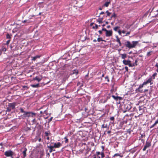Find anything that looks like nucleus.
<instances>
[{
  "label": "nucleus",
  "mask_w": 158,
  "mask_h": 158,
  "mask_svg": "<svg viewBox=\"0 0 158 158\" xmlns=\"http://www.w3.org/2000/svg\"><path fill=\"white\" fill-rule=\"evenodd\" d=\"M30 117L31 116L34 117L36 115V113L32 112H30Z\"/></svg>",
  "instance_id": "21"
},
{
  "label": "nucleus",
  "mask_w": 158,
  "mask_h": 158,
  "mask_svg": "<svg viewBox=\"0 0 158 158\" xmlns=\"http://www.w3.org/2000/svg\"><path fill=\"white\" fill-rule=\"evenodd\" d=\"M112 35V31L111 30H107L106 32V37H110Z\"/></svg>",
  "instance_id": "9"
},
{
  "label": "nucleus",
  "mask_w": 158,
  "mask_h": 158,
  "mask_svg": "<svg viewBox=\"0 0 158 158\" xmlns=\"http://www.w3.org/2000/svg\"><path fill=\"white\" fill-rule=\"evenodd\" d=\"M40 55H37L34 57H33V58L32 59V60L35 61L36 60L37 58H40Z\"/></svg>",
  "instance_id": "20"
},
{
  "label": "nucleus",
  "mask_w": 158,
  "mask_h": 158,
  "mask_svg": "<svg viewBox=\"0 0 158 158\" xmlns=\"http://www.w3.org/2000/svg\"><path fill=\"white\" fill-rule=\"evenodd\" d=\"M98 26L97 24H95V26L93 27L92 28L94 29H97L98 28Z\"/></svg>",
  "instance_id": "35"
},
{
  "label": "nucleus",
  "mask_w": 158,
  "mask_h": 158,
  "mask_svg": "<svg viewBox=\"0 0 158 158\" xmlns=\"http://www.w3.org/2000/svg\"><path fill=\"white\" fill-rule=\"evenodd\" d=\"M107 30L106 28H103L102 29V31H105L106 32L107 31Z\"/></svg>",
  "instance_id": "48"
},
{
  "label": "nucleus",
  "mask_w": 158,
  "mask_h": 158,
  "mask_svg": "<svg viewBox=\"0 0 158 158\" xmlns=\"http://www.w3.org/2000/svg\"><path fill=\"white\" fill-rule=\"evenodd\" d=\"M10 41V40H8L6 41V44L8 45L9 44Z\"/></svg>",
  "instance_id": "47"
},
{
  "label": "nucleus",
  "mask_w": 158,
  "mask_h": 158,
  "mask_svg": "<svg viewBox=\"0 0 158 158\" xmlns=\"http://www.w3.org/2000/svg\"><path fill=\"white\" fill-rule=\"evenodd\" d=\"M32 122H33V123H34L35 122V119H33V120H32Z\"/></svg>",
  "instance_id": "60"
},
{
  "label": "nucleus",
  "mask_w": 158,
  "mask_h": 158,
  "mask_svg": "<svg viewBox=\"0 0 158 158\" xmlns=\"http://www.w3.org/2000/svg\"><path fill=\"white\" fill-rule=\"evenodd\" d=\"M23 151L21 154H22L21 157L22 158H24L26 156V152L27 151V149L26 148H23L22 149Z\"/></svg>",
  "instance_id": "7"
},
{
  "label": "nucleus",
  "mask_w": 158,
  "mask_h": 158,
  "mask_svg": "<svg viewBox=\"0 0 158 158\" xmlns=\"http://www.w3.org/2000/svg\"><path fill=\"white\" fill-rule=\"evenodd\" d=\"M21 154H19V150L16 149L15 152H13L12 156L14 158H19Z\"/></svg>",
  "instance_id": "4"
},
{
  "label": "nucleus",
  "mask_w": 158,
  "mask_h": 158,
  "mask_svg": "<svg viewBox=\"0 0 158 158\" xmlns=\"http://www.w3.org/2000/svg\"><path fill=\"white\" fill-rule=\"evenodd\" d=\"M42 79V77H39L37 76H36L34 78L33 80H37L38 82H39Z\"/></svg>",
  "instance_id": "12"
},
{
  "label": "nucleus",
  "mask_w": 158,
  "mask_h": 158,
  "mask_svg": "<svg viewBox=\"0 0 158 158\" xmlns=\"http://www.w3.org/2000/svg\"><path fill=\"white\" fill-rule=\"evenodd\" d=\"M120 55L121 56V58L123 59H125L127 57V55L125 53L121 54Z\"/></svg>",
  "instance_id": "19"
},
{
  "label": "nucleus",
  "mask_w": 158,
  "mask_h": 158,
  "mask_svg": "<svg viewBox=\"0 0 158 158\" xmlns=\"http://www.w3.org/2000/svg\"><path fill=\"white\" fill-rule=\"evenodd\" d=\"M130 26H127L126 27V28H127V29H128L130 28Z\"/></svg>",
  "instance_id": "64"
},
{
  "label": "nucleus",
  "mask_w": 158,
  "mask_h": 158,
  "mask_svg": "<svg viewBox=\"0 0 158 158\" xmlns=\"http://www.w3.org/2000/svg\"><path fill=\"white\" fill-rule=\"evenodd\" d=\"M143 85H143V83L142 84L140 85H139V88L138 89V90H139V89H141V88L143 87Z\"/></svg>",
  "instance_id": "32"
},
{
  "label": "nucleus",
  "mask_w": 158,
  "mask_h": 158,
  "mask_svg": "<svg viewBox=\"0 0 158 158\" xmlns=\"http://www.w3.org/2000/svg\"><path fill=\"white\" fill-rule=\"evenodd\" d=\"M144 107L143 106H139L138 107L139 110H137V113L139 114L138 116L139 117L142 115L144 111Z\"/></svg>",
  "instance_id": "3"
},
{
  "label": "nucleus",
  "mask_w": 158,
  "mask_h": 158,
  "mask_svg": "<svg viewBox=\"0 0 158 158\" xmlns=\"http://www.w3.org/2000/svg\"><path fill=\"white\" fill-rule=\"evenodd\" d=\"M153 52L152 51H151L147 52V56L149 57L152 54V53Z\"/></svg>",
  "instance_id": "23"
},
{
  "label": "nucleus",
  "mask_w": 158,
  "mask_h": 158,
  "mask_svg": "<svg viewBox=\"0 0 158 158\" xmlns=\"http://www.w3.org/2000/svg\"><path fill=\"white\" fill-rule=\"evenodd\" d=\"M119 27H118V26H117V27H114V30L115 31H117V30L119 29Z\"/></svg>",
  "instance_id": "36"
},
{
  "label": "nucleus",
  "mask_w": 158,
  "mask_h": 158,
  "mask_svg": "<svg viewBox=\"0 0 158 158\" xmlns=\"http://www.w3.org/2000/svg\"><path fill=\"white\" fill-rule=\"evenodd\" d=\"M12 110L11 109L9 106H8V107L7 108L6 111V112H10Z\"/></svg>",
  "instance_id": "33"
},
{
  "label": "nucleus",
  "mask_w": 158,
  "mask_h": 158,
  "mask_svg": "<svg viewBox=\"0 0 158 158\" xmlns=\"http://www.w3.org/2000/svg\"><path fill=\"white\" fill-rule=\"evenodd\" d=\"M121 156L119 154L116 153L114 155V156H113V157H114L115 156Z\"/></svg>",
  "instance_id": "34"
},
{
  "label": "nucleus",
  "mask_w": 158,
  "mask_h": 158,
  "mask_svg": "<svg viewBox=\"0 0 158 158\" xmlns=\"http://www.w3.org/2000/svg\"><path fill=\"white\" fill-rule=\"evenodd\" d=\"M41 140H42V139H41V138H39L38 139V141L39 142H41Z\"/></svg>",
  "instance_id": "62"
},
{
  "label": "nucleus",
  "mask_w": 158,
  "mask_h": 158,
  "mask_svg": "<svg viewBox=\"0 0 158 158\" xmlns=\"http://www.w3.org/2000/svg\"><path fill=\"white\" fill-rule=\"evenodd\" d=\"M110 98V97L109 96H107L106 98H105L106 99H107V101Z\"/></svg>",
  "instance_id": "61"
},
{
  "label": "nucleus",
  "mask_w": 158,
  "mask_h": 158,
  "mask_svg": "<svg viewBox=\"0 0 158 158\" xmlns=\"http://www.w3.org/2000/svg\"><path fill=\"white\" fill-rule=\"evenodd\" d=\"M123 63L124 65H128L130 67L135 66V65L134 64L131 63V61L130 60H123Z\"/></svg>",
  "instance_id": "2"
},
{
  "label": "nucleus",
  "mask_w": 158,
  "mask_h": 158,
  "mask_svg": "<svg viewBox=\"0 0 158 158\" xmlns=\"http://www.w3.org/2000/svg\"><path fill=\"white\" fill-rule=\"evenodd\" d=\"M116 41L118 42V43L120 42V39L118 38V36H116Z\"/></svg>",
  "instance_id": "37"
},
{
  "label": "nucleus",
  "mask_w": 158,
  "mask_h": 158,
  "mask_svg": "<svg viewBox=\"0 0 158 158\" xmlns=\"http://www.w3.org/2000/svg\"><path fill=\"white\" fill-rule=\"evenodd\" d=\"M147 148L144 146V148H143V151H145Z\"/></svg>",
  "instance_id": "49"
},
{
  "label": "nucleus",
  "mask_w": 158,
  "mask_h": 158,
  "mask_svg": "<svg viewBox=\"0 0 158 158\" xmlns=\"http://www.w3.org/2000/svg\"><path fill=\"white\" fill-rule=\"evenodd\" d=\"M107 102V99H106L105 98H102L100 100V102L102 103H105Z\"/></svg>",
  "instance_id": "17"
},
{
  "label": "nucleus",
  "mask_w": 158,
  "mask_h": 158,
  "mask_svg": "<svg viewBox=\"0 0 158 158\" xmlns=\"http://www.w3.org/2000/svg\"><path fill=\"white\" fill-rule=\"evenodd\" d=\"M27 20H25L24 21H23L22 22V23H26V22H27Z\"/></svg>",
  "instance_id": "54"
},
{
  "label": "nucleus",
  "mask_w": 158,
  "mask_h": 158,
  "mask_svg": "<svg viewBox=\"0 0 158 158\" xmlns=\"http://www.w3.org/2000/svg\"><path fill=\"white\" fill-rule=\"evenodd\" d=\"M111 133V131H107V133L108 134H110Z\"/></svg>",
  "instance_id": "63"
},
{
  "label": "nucleus",
  "mask_w": 158,
  "mask_h": 158,
  "mask_svg": "<svg viewBox=\"0 0 158 158\" xmlns=\"http://www.w3.org/2000/svg\"><path fill=\"white\" fill-rule=\"evenodd\" d=\"M106 13L107 14V16H110V15L111 14V13L109 12L108 10H107L106 11Z\"/></svg>",
  "instance_id": "38"
},
{
  "label": "nucleus",
  "mask_w": 158,
  "mask_h": 158,
  "mask_svg": "<svg viewBox=\"0 0 158 158\" xmlns=\"http://www.w3.org/2000/svg\"><path fill=\"white\" fill-rule=\"evenodd\" d=\"M157 123H158V119L155 122V123L152 125L150 127V128H152Z\"/></svg>",
  "instance_id": "18"
},
{
  "label": "nucleus",
  "mask_w": 158,
  "mask_h": 158,
  "mask_svg": "<svg viewBox=\"0 0 158 158\" xmlns=\"http://www.w3.org/2000/svg\"><path fill=\"white\" fill-rule=\"evenodd\" d=\"M44 113L46 114V115L48 114V113H47V111L46 110H45L44 111Z\"/></svg>",
  "instance_id": "56"
},
{
  "label": "nucleus",
  "mask_w": 158,
  "mask_h": 158,
  "mask_svg": "<svg viewBox=\"0 0 158 158\" xmlns=\"http://www.w3.org/2000/svg\"><path fill=\"white\" fill-rule=\"evenodd\" d=\"M157 75V73H155L152 75L151 77L152 80L154 79L155 78V77Z\"/></svg>",
  "instance_id": "22"
},
{
  "label": "nucleus",
  "mask_w": 158,
  "mask_h": 158,
  "mask_svg": "<svg viewBox=\"0 0 158 158\" xmlns=\"http://www.w3.org/2000/svg\"><path fill=\"white\" fill-rule=\"evenodd\" d=\"M100 34H102V30H99L98 31Z\"/></svg>",
  "instance_id": "55"
},
{
  "label": "nucleus",
  "mask_w": 158,
  "mask_h": 158,
  "mask_svg": "<svg viewBox=\"0 0 158 158\" xmlns=\"http://www.w3.org/2000/svg\"><path fill=\"white\" fill-rule=\"evenodd\" d=\"M13 152L10 150H8L4 152V155L7 157H10L11 158H14L12 156Z\"/></svg>",
  "instance_id": "5"
},
{
  "label": "nucleus",
  "mask_w": 158,
  "mask_h": 158,
  "mask_svg": "<svg viewBox=\"0 0 158 158\" xmlns=\"http://www.w3.org/2000/svg\"><path fill=\"white\" fill-rule=\"evenodd\" d=\"M116 15L115 13H114L111 16V18H112L113 17H115Z\"/></svg>",
  "instance_id": "45"
},
{
  "label": "nucleus",
  "mask_w": 158,
  "mask_h": 158,
  "mask_svg": "<svg viewBox=\"0 0 158 158\" xmlns=\"http://www.w3.org/2000/svg\"><path fill=\"white\" fill-rule=\"evenodd\" d=\"M50 134V133L49 131H45V135L46 136H48Z\"/></svg>",
  "instance_id": "29"
},
{
  "label": "nucleus",
  "mask_w": 158,
  "mask_h": 158,
  "mask_svg": "<svg viewBox=\"0 0 158 158\" xmlns=\"http://www.w3.org/2000/svg\"><path fill=\"white\" fill-rule=\"evenodd\" d=\"M148 83H149L148 82V81H146L144 82H143V85H146Z\"/></svg>",
  "instance_id": "46"
},
{
  "label": "nucleus",
  "mask_w": 158,
  "mask_h": 158,
  "mask_svg": "<svg viewBox=\"0 0 158 158\" xmlns=\"http://www.w3.org/2000/svg\"><path fill=\"white\" fill-rule=\"evenodd\" d=\"M110 2H106L104 5V6H105L106 7H108L109 6V4H110Z\"/></svg>",
  "instance_id": "26"
},
{
  "label": "nucleus",
  "mask_w": 158,
  "mask_h": 158,
  "mask_svg": "<svg viewBox=\"0 0 158 158\" xmlns=\"http://www.w3.org/2000/svg\"><path fill=\"white\" fill-rule=\"evenodd\" d=\"M125 69L127 71H128V68L127 66H125Z\"/></svg>",
  "instance_id": "51"
},
{
  "label": "nucleus",
  "mask_w": 158,
  "mask_h": 158,
  "mask_svg": "<svg viewBox=\"0 0 158 158\" xmlns=\"http://www.w3.org/2000/svg\"><path fill=\"white\" fill-rule=\"evenodd\" d=\"M61 145V144L60 142H57L56 143H54L53 146L52 147L54 148H59Z\"/></svg>",
  "instance_id": "10"
},
{
  "label": "nucleus",
  "mask_w": 158,
  "mask_h": 158,
  "mask_svg": "<svg viewBox=\"0 0 158 158\" xmlns=\"http://www.w3.org/2000/svg\"><path fill=\"white\" fill-rule=\"evenodd\" d=\"M64 139H65V143H68L69 142V139H68L67 138V137H65L64 138Z\"/></svg>",
  "instance_id": "30"
},
{
  "label": "nucleus",
  "mask_w": 158,
  "mask_h": 158,
  "mask_svg": "<svg viewBox=\"0 0 158 158\" xmlns=\"http://www.w3.org/2000/svg\"><path fill=\"white\" fill-rule=\"evenodd\" d=\"M110 119L111 120V121H113V122L114 121V117H113V116H112V117H111L110 118Z\"/></svg>",
  "instance_id": "42"
},
{
  "label": "nucleus",
  "mask_w": 158,
  "mask_h": 158,
  "mask_svg": "<svg viewBox=\"0 0 158 158\" xmlns=\"http://www.w3.org/2000/svg\"><path fill=\"white\" fill-rule=\"evenodd\" d=\"M6 37L7 39H10L11 38L9 34L6 35Z\"/></svg>",
  "instance_id": "41"
},
{
  "label": "nucleus",
  "mask_w": 158,
  "mask_h": 158,
  "mask_svg": "<svg viewBox=\"0 0 158 158\" xmlns=\"http://www.w3.org/2000/svg\"><path fill=\"white\" fill-rule=\"evenodd\" d=\"M31 86L33 88H37L39 86V84H37L35 85H31Z\"/></svg>",
  "instance_id": "24"
},
{
  "label": "nucleus",
  "mask_w": 158,
  "mask_h": 158,
  "mask_svg": "<svg viewBox=\"0 0 158 158\" xmlns=\"http://www.w3.org/2000/svg\"><path fill=\"white\" fill-rule=\"evenodd\" d=\"M147 148L150 147L151 146V142L149 141H146L145 145Z\"/></svg>",
  "instance_id": "16"
},
{
  "label": "nucleus",
  "mask_w": 158,
  "mask_h": 158,
  "mask_svg": "<svg viewBox=\"0 0 158 158\" xmlns=\"http://www.w3.org/2000/svg\"><path fill=\"white\" fill-rule=\"evenodd\" d=\"M124 123L123 122H120V123H119V127L120 128L122 127Z\"/></svg>",
  "instance_id": "31"
},
{
  "label": "nucleus",
  "mask_w": 158,
  "mask_h": 158,
  "mask_svg": "<svg viewBox=\"0 0 158 158\" xmlns=\"http://www.w3.org/2000/svg\"><path fill=\"white\" fill-rule=\"evenodd\" d=\"M105 79H106L107 80V81L108 82H109V77H108V76H106L105 77Z\"/></svg>",
  "instance_id": "44"
},
{
  "label": "nucleus",
  "mask_w": 158,
  "mask_h": 158,
  "mask_svg": "<svg viewBox=\"0 0 158 158\" xmlns=\"http://www.w3.org/2000/svg\"><path fill=\"white\" fill-rule=\"evenodd\" d=\"M100 155L101 156V157L102 158H103L104 156V153L103 152H101Z\"/></svg>",
  "instance_id": "39"
},
{
  "label": "nucleus",
  "mask_w": 158,
  "mask_h": 158,
  "mask_svg": "<svg viewBox=\"0 0 158 158\" xmlns=\"http://www.w3.org/2000/svg\"><path fill=\"white\" fill-rule=\"evenodd\" d=\"M104 13H105L104 12L102 11V12H101L100 13V15H102V14H104Z\"/></svg>",
  "instance_id": "58"
},
{
  "label": "nucleus",
  "mask_w": 158,
  "mask_h": 158,
  "mask_svg": "<svg viewBox=\"0 0 158 158\" xmlns=\"http://www.w3.org/2000/svg\"><path fill=\"white\" fill-rule=\"evenodd\" d=\"M112 97L114 100L117 101L118 100H121L123 99V98L121 97L115 96L113 95H112Z\"/></svg>",
  "instance_id": "11"
},
{
  "label": "nucleus",
  "mask_w": 158,
  "mask_h": 158,
  "mask_svg": "<svg viewBox=\"0 0 158 158\" xmlns=\"http://www.w3.org/2000/svg\"><path fill=\"white\" fill-rule=\"evenodd\" d=\"M105 16H104L102 18H98L97 20V22H98L99 23H103V19L104 17Z\"/></svg>",
  "instance_id": "14"
},
{
  "label": "nucleus",
  "mask_w": 158,
  "mask_h": 158,
  "mask_svg": "<svg viewBox=\"0 0 158 158\" xmlns=\"http://www.w3.org/2000/svg\"><path fill=\"white\" fill-rule=\"evenodd\" d=\"M139 43L138 41H132L131 43L129 41H127L124 44V45L129 49L135 48Z\"/></svg>",
  "instance_id": "1"
},
{
  "label": "nucleus",
  "mask_w": 158,
  "mask_h": 158,
  "mask_svg": "<svg viewBox=\"0 0 158 158\" xmlns=\"http://www.w3.org/2000/svg\"><path fill=\"white\" fill-rule=\"evenodd\" d=\"M16 103L13 102L12 103H9L8 106H9L12 110H14L15 109Z\"/></svg>",
  "instance_id": "8"
},
{
  "label": "nucleus",
  "mask_w": 158,
  "mask_h": 158,
  "mask_svg": "<svg viewBox=\"0 0 158 158\" xmlns=\"http://www.w3.org/2000/svg\"><path fill=\"white\" fill-rule=\"evenodd\" d=\"M152 78L150 77V78H149L147 81L149 83H150V85H152L153 84V83L152 82Z\"/></svg>",
  "instance_id": "25"
},
{
  "label": "nucleus",
  "mask_w": 158,
  "mask_h": 158,
  "mask_svg": "<svg viewBox=\"0 0 158 158\" xmlns=\"http://www.w3.org/2000/svg\"><path fill=\"white\" fill-rule=\"evenodd\" d=\"M97 41L98 42H100L101 41H105V42L106 41L105 40H103L102 39V38L101 37L98 38L97 39Z\"/></svg>",
  "instance_id": "28"
},
{
  "label": "nucleus",
  "mask_w": 158,
  "mask_h": 158,
  "mask_svg": "<svg viewBox=\"0 0 158 158\" xmlns=\"http://www.w3.org/2000/svg\"><path fill=\"white\" fill-rule=\"evenodd\" d=\"M124 108L125 110H123V112L125 113L130 110L131 108V106L129 104H125L124 105Z\"/></svg>",
  "instance_id": "6"
},
{
  "label": "nucleus",
  "mask_w": 158,
  "mask_h": 158,
  "mask_svg": "<svg viewBox=\"0 0 158 158\" xmlns=\"http://www.w3.org/2000/svg\"><path fill=\"white\" fill-rule=\"evenodd\" d=\"M52 118H53L52 117H51L49 119H48V122H51L52 120Z\"/></svg>",
  "instance_id": "52"
},
{
  "label": "nucleus",
  "mask_w": 158,
  "mask_h": 158,
  "mask_svg": "<svg viewBox=\"0 0 158 158\" xmlns=\"http://www.w3.org/2000/svg\"><path fill=\"white\" fill-rule=\"evenodd\" d=\"M155 66L157 67V68H158V63H156Z\"/></svg>",
  "instance_id": "57"
},
{
  "label": "nucleus",
  "mask_w": 158,
  "mask_h": 158,
  "mask_svg": "<svg viewBox=\"0 0 158 158\" xmlns=\"http://www.w3.org/2000/svg\"><path fill=\"white\" fill-rule=\"evenodd\" d=\"M94 24V23H91L90 24V26H93Z\"/></svg>",
  "instance_id": "59"
},
{
  "label": "nucleus",
  "mask_w": 158,
  "mask_h": 158,
  "mask_svg": "<svg viewBox=\"0 0 158 158\" xmlns=\"http://www.w3.org/2000/svg\"><path fill=\"white\" fill-rule=\"evenodd\" d=\"M137 62V60H135V62L134 63H133L135 65V66L136 65H137V64H136Z\"/></svg>",
  "instance_id": "53"
},
{
  "label": "nucleus",
  "mask_w": 158,
  "mask_h": 158,
  "mask_svg": "<svg viewBox=\"0 0 158 158\" xmlns=\"http://www.w3.org/2000/svg\"><path fill=\"white\" fill-rule=\"evenodd\" d=\"M30 112L25 111L23 114V116L24 117H30Z\"/></svg>",
  "instance_id": "13"
},
{
  "label": "nucleus",
  "mask_w": 158,
  "mask_h": 158,
  "mask_svg": "<svg viewBox=\"0 0 158 158\" xmlns=\"http://www.w3.org/2000/svg\"><path fill=\"white\" fill-rule=\"evenodd\" d=\"M96 153H97V155L98 156V158H100V157L99 156V155H100L101 152H97Z\"/></svg>",
  "instance_id": "43"
},
{
  "label": "nucleus",
  "mask_w": 158,
  "mask_h": 158,
  "mask_svg": "<svg viewBox=\"0 0 158 158\" xmlns=\"http://www.w3.org/2000/svg\"><path fill=\"white\" fill-rule=\"evenodd\" d=\"M130 31H128V32H127L126 33V35H125V36H126L130 34Z\"/></svg>",
  "instance_id": "50"
},
{
  "label": "nucleus",
  "mask_w": 158,
  "mask_h": 158,
  "mask_svg": "<svg viewBox=\"0 0 158 158\" xmlns=\"http://www.w3.org/2000/svg\"><path fill=\"white\" fill-rule=\"evenodd\" d=\"M20 112H21V113H24L25 112V111H24L23 109L22 108H20Z\"/></svg>",
  "instance_id": "40"
},
{
  "label": "nucleus",
  "mask_w": 158,
  "mask_h": 158,
  "mask_svg": "<svg viewBox=\"0 0 158 158\" xmlns=\"http://www.w3.org/2000/svg\"><path fill=\"white\" fill-rule=\"evenodd\" d=\"M47 147L49 148V152L51 153L52 151H55V149H53V148H54L52 146H48Z\"/></svg>",
  "instance_id": "15"
},
{
  "label": "nucleus",
  "mask_w": 158,
  "mask_h": 158,
  "mask_svg": "<svg viewBox=\"0 0 158 158\" xmlns=\"http://www.w3.org/2000/svg\"><path fill=\"white\" fill-rule=\"evenodd\" d=\"M102 128H109V127H108V125L107 124H106L105 125L104 124H103L102 126Z\"/></svg>",
  "instance_id": "27"
}]
</instances>
